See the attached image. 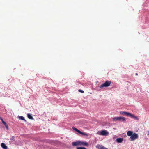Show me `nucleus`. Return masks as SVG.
Wrapping results in <instances>:
<instances>
[{
	"mask_svg": "<svg viewBox=\"0 0 149 149\" xmlns=\"http://www.w3.org/2000/svg\"><path fill=\"white\" fill-rule=\"evenodd\" d=\"M113 120L114 121H119L124 122L126 120V118L123 117H115L113 118Z\"/></svg>",
	"mask_w": 149,
	"mask_h": 149,
	"instance_id": "obj_2",
	"label": "nucleus"
},
{
	"mask_svg": "<svg viewBox=\"0 0 149 149\" xmlns=\"http://www.w3.org/2000/svg\"><path fill=\"white\" fill-rule=\"evenodd\" d=\"M126 112H124V111H121L120 112V114L121 115H126Z\"/></svg>",
	"mask_w": 149,
	"mask_h": 149,
	"instance_id": "obj_18",
	"label": "nucleus"
},
{
	"mask_svg": "<svg viewBox=\"0 0 149 149\" xmlns=\"http://www.w3.org/2000/svg\"><path fill=\"white\" fill-rule=\"evenodd\" d=\"M19 119L24 120L25 122H26V121L25 120L24 118L22 116H18Z\"/></svg>",
	"mask_w": 149,
	"mask_h": 149,
	"instance_id": "obj_12",
	"label": "nucleus"
},
{
	"mask_svg": "<svg viewBox=\"0 0 149 149\" xmlns=\"http://www.w3.org/2000/svg\"><path fill=\"white\" fill-rule=\"evenodd\" d=\"M148 134L149 135V132H148Z\"/></svg>",
	"mask_w": 149,
	"mask_h": 149,
	"instance_id": "obj_24",
	"label": "nucleus"
},
{
	"mask_svg": "<svg viewBox=\"0 0 149 149\" xmlns=\"http://www.w3.org/2000/svg\"><path fill=\"white\" fill-rule=\"evenodd\" d=\"M116 141L118 143H121L123 141V139L122 138H118L116 140Z\"/></svg>",
	"mask_w": 149,
	"mask_h": 149,
	"instance_id": "obj_10",
	"label": "nucleus"
},
{
	"mask_svg": "<svg viewBox=\"0 0 149 149\" xmlns=\"http://www.w3.org/2000/svg\"><path fill=\"white\" fill-rule=\"evenodd\" d=\"M80 145L87 146L88 145V144L86 142L80 141Z\"/></svg>",
	"mask_w": 149,
	"mask_h": 149,
	"instance_id": "obj_7",
	"label": "nucleus"
},
{
	"mask_svg": "<svg viewBox=\"0 0 149 149\" xmlns=\"http://www.w3.org/2000/svg\"><path fill=\"white\" fill-rule=\"evenodd\" d=\"M72 145L73 146H76L79 145H80V141L73 142L72 143Z\"/></svg>",
	"mask_w": 149,
	"mask_h": 149,
	"instance_id": "obj_6",
	"label": "nucleus"
},
{
	"mask_svg": "<svg viewBox=\"0 0 149 149\" xmlns=\"http://www.w3.org/2000/svg\"><path fill=\"white\" fill-rule=\"evenodd\" d=\"M1 146L3 149H7L8 148L7 146L4 143H2L1 144Z\"/></svg>",
	"mask_w": 149,
	"mask_h": 149,
	"instance_id": "obj_8",
	"label": "nucleus"
},
{
	"mask_svg": "<svg viewBox=\"0 0 149 149\" xmlns=\"http://www.w3.org/2000/svg\"><path fill=\"white\" fill-rule=\"evenodd\" d=\"M11 140H14V136H12L11 138Z\"/></svg>",
	"mask_w": 149,
	"mask_h": 149,
	"instance_id": "obj_21",
	"label": "nucleus"
},
{
	"mask_svg": "<svg viewBox=\"0 0 149 149\" xmlns=\"http://www.w3.org/2000/svg\"><path fill=\"white\" fill-rule=\"evenodd\" d=\"M27 117L28 118L30 119H33V118L31 115L30 113L27 114Z\"/></svg>",
	"mask_w": 149,
	"mask_h": 149,
	"instance_id": "obj_13",
	"label": "nucleus"
},
{
	"mask_svg": "<svg viewBox=\"0 0 149 149\" xmlns=\"http://www.w3.org/2000/svg\"><path fill=\"white\" fill-rule=\"evenodd\" d=\"M72 129L74 130L77 132L78 133H79L80 131L78 130V129L74 127H72Z\"/></svg>",
	"mask_w": 149,
	"mask_h": 149,
	"instance_id": "obj_15",
	"label": "nucleus"
},
{
	"mask_svg": "<svg viewBox=\"0 0 149 149\" xmlns=\"http://www.w3.org/2000/svg\"><path fill=\"white\" fill-rule=\"evenodd\" d=\"M96 147L99 149H108L107 148L102 146L97 145L96 146Z\"/></svg>",
	"mask_w": 149,
	"mask_h": 149,
	"instance_id": "obj_9",
	"label": "nucleus"
},
{
	"mask_svg": "<svg viewBox=\"0 0 149 149\" xmlns=\"http://www.w3.org/2000/svg\"><path fill=\"white\" fill-rule=\"evenodd\" d=\"M111 84V81H109L107 80L101 85V87H107L110 86Z\"/></svg>",
	"mask_w": 149,
	"mask_h": 149,
	"instance_id": "obj_3",
	"label": "nucleus"
},
{
	"mask_svg": "<svg viewBox=\"0 0 149 149\" xmlns=\"http://www.w3.org/2000/svg\"><path fill=\"white\" fill-rule=\"evenodd\" d=\"M103 88V87H101V86H96L95 88L98 91H100Z\"/></svg>",
	"mask_w": 149,
	"mask_h": 149,
	"instance_id": "obj_14",
	"label": "nucleus"
},
{
	"mask_svg": "<svg viewBox=\"0 0 149 149\" xmlns=\"http://www.w3.org/2000/svg\"><path fill=\"white\" fill-rule=\"evenodd\" d=\"M79 134L86 136H88L89 135V134L88 133L83 132L81 131L80 132Z\"/></svg>",
	"mask_w": 149,
	"mask_h": 149,
	"instance_id": "obj_11",
	"label": "nucleus"
},
{
	"mask_svg": "<svg viewBox=\"0 0 149 149\" xmlns=\"http://www.w3.org/2000/svg\"><path fill=\"white\" fill-rule=\"evenodd\" d=\"M1 118L0 117V119H1Z\"/></svg>",
	"mask_w": 149,
	"mask_h": 149,
	"instance_id": "obj_23",
	"label": "nucleus"
},
{
	"mask_svg": "<svg viewBox=\"0 0 149 149\" xmlns=\"http://www.w3.org/2000/svg\"><path fill=\"white\" fill-rule=\"evenodd\" d=\"M77 149H87L86 148L83 147H77Z\"/></svg>",
	"mask_w": 149,
	"mask_h": 149,
	"instance_id": "obj_17",
	"label": "nucleus"
},
{
	"mask_svg": "<svg viewBox=\"0 0 149 149\" xmlns=\"http://www.w3.org/2000/svg\"><path fill=\"white\" fill-rule=\"evenodd\" d=\"M97 134L100 135L106 136L109 134V132L106 130H103L101 132H97Z\"/></svg>",
	"mask_w": 149,
	"mask_h": 149,
	"instance_id": "obj_4",
	"label": "nucleus"
},
{
	"mask_svg": "<svg viewBox=\"0 0 149 149\" xmlns=\"http://www.w3.org/2000/svg\"><path fill=\"white\" fill-rule=\"evenodd\" d=\"M0 120H1L2 123H5V121H4L3 120V119L2 118H1L0 119Z\"/></svg>",
	"mask_w": 149,
	"mask_h": 149,
	"instance_id": "obj_20",
	"label": "nucleus"
},
{
	"mask_svg": "<svg viewBox=\"0 0 149 149\" xmlns=\"http://www.w3.org/2000/svg\"><path fill=\"white\" fill-rule=\"evenodd\" d=\"M127 134L128 136H130V141H132L135 140L137 139L138 137V135L135 133H134L132 131H128L127 132Z\"/></svg>",
	"mask_w": 149,
	"mask_h": 149,
	"instance_id": "obj_1",
	"label": "nucleus"
},
{
	"mask_svg": "<svg viewBox=\"0 0 149 149\" xmlns=\"http://www.w3.org/2000/svg\"><path fill=\"white\" fill-rule=\"evenodd\" d=\"M126 115L127 116H129L130 117H131L135 119L138 120V118L136 116H135L133 114H132L129 112H126Z\"/></svg>",
	"mask_w": 149,
	"mask_h": 149,
	"instance_id": "obj_5",
	"label": "nucleus"
},
{
	"mask_svg": "<svg viewBox=\"0 0 149 149\" xmlns=\"http://www.w3.org/2000/svg\"><path fill=\"white\" fill-rule=\"evenodd\" d=\"M3 124L5 125V126L6 127V128L7 130H8V125L6 124V123L5 122V123H3Z\"/></svg>",
	"mask_w": 149,
	"mask_h": 149,
	"instance_id": "obj_16",
	"label": "nucleus"
},
{
	"mask_svg": "<svg viewBox=\"0 0 149 149\" xmlns=\"http://www.w3.org/2000/svg\"><path fill=\"white\" fill-rule=\"evenodd\" d=\"M136 75H138V74H137V73H136Z\"/></svg>",
	"mask_w": 149,
	"mask_h": 149,
	"instance_id": "obj_22",
	"label": "nucleus"
},
{
	"mask_svg": "<svg viewBox=\"0 0 149 149\" xmlns=\"http://www.w3.org/2000/svg\"><path fill=\"white\" fill-rule=\"evenodd\" d=\"M78 91L79 92H81L82 93H84V91L83 90H81V89L79 90Z\"/></svg>",
	"mask_w": 149,
	"mask_h": 149,
	"instance_id": "obj_19",
	"label": "nucleus"
}]
</instances>
